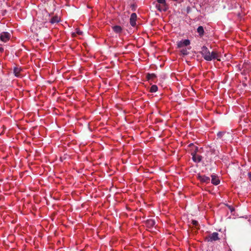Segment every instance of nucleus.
Segmentation results:
<instances>
[{
  "instance_id": "obj_1",
  "label": "nucleus",
  "mask_w": 251,
  "mask_h": 251,
  "mask_svg": "<svg viewBox=\"0 0 251 251\" xmlns=\"http://www.w3.org/2000/svg\"><path fill=\"white\" fill-rule=\"evenodd\" d=\"M189 146L192 147V150H194L191 153L192 156V159L195 162H200L202 160V156L201 155H197V152L198 151V147L195 146L193 144H190Z\"/></svg>"
},
{
  "instance_id": "obj_2",
  "label": "nucleus",
  "mask_w": 251,
  "mask_h": 251,
  "mask_svg": "<svg viewBox=\"0 0 251 251\" xmlns=\"http://www.w3.org/2000/svg\"><path fill=\"white\" fill-rule=\"evenodd\" d=\"M219 234L218 232H214L211 234H209L204 238V240L207 242H213L220 239Z\"/></svg>"
},
{
  "instance_id": "obj_3",
  "label": "nucleus",
  "mask_w": 251,
  "mask_h": 251,
  "mask_svg": "<svg viewBox=\"0 0 251 251\" xmlns=\"http://www.w3.org/2000/svg\"><path fill=\"white\" fill-rule=\"evenodd\" d=\"M201 53L205 60L211 61V58L210 57V52L206 47L203 46L201 48Z\"/></svg>"
},
{
  "instance_id": "obj_4",
  "label": "nucleus",
  "mask_w": 251,
  "mask_h": 251,
  "mask_svg": "<svg viewBox=\"0 0 251 251\" xmlns=\"http://www.w3.org/2000/svg\"><path fill=\"white\" fill-rule=\"evenodd\" d=\"M10 34L7 32H2L0 33V40L3 42H6L10 38Z\"/></svg>"
},
{
  "instance_id": "obj_5",
  "label": "nucleus",
  "mask_w": 251,
  "mask_h": 251,
  "mask_svg": "<svg viewBox=\"0 0 251 251\" xmlns=\"http://www.w3.org/2000/svg\"><path fill=\"white\" fill-rule=\"evenodd\" d=\"M190 44V41L188 39L181 40L177 42V47L178 48H182L184 47L187 46Z\"/></svg>"
},
{
  "instance_id": "obj_6",
  "label": "nucleus",
  "mask_w": 251,
  "mask_h": 251,
  "mask_svg": "<svg viewBox=\"0 0 251 251\" xmlns=\"http://www.w3.org/2000/svg\"><path fill=\"white\" fill-rule=\"evenodd\" d=\"M137 19V15L136 13H132L130 18V24L132 26H135L136 25V21Z\"/></svg>"
},
{
  "instance_id": "obj_7",
  "label": "nucleus",
  "mask_w": 251,
  "mask_h": 251,
  "mask_svg": "<svg viewBox=\"0 0 251 251\" xmlns=\"http://www.w3.org/2000/svg\"><path fill=\"white\" fill-rule=\"evenodd\" d=\"M199 179L203 183H209L210 181V177L204 175L198 176Z\"/></svg>"
},
{
  "instance_id": "obj_8",
  "label": "nucleus",
  "mask_w": 251,
  "mask_h": 251,
  "mask_svg": "<svg viewBox=\"0 0 251 251\" xmlns=\"http://www.w3.org/2000/svg\"><path fill=\"white\" fill-rule=\"evenodd\" d=\"M211 177V183L213 184L217 185L220 183V180L217 176L215 175H212Z\"/></svg>"
},
{
  "instance_id": "obj_9",
  "label": "nucleus",
  "mask_w": 251,
  "mask_h": 251,
  "mask_svg": "<svg viewBox=\"0 0 251 251\" xmlns=\"http://www.w3.org/2000/svg\"><path fill=\"white\" fill-rule=\"evenodd\" d=\"M156 75L154 74H147L146 75V78L149 81H152L154 78H156Z\"/></svg>"
},
{
  "instance_id": "obj_10",
  "label": "nucleus",
  "mask_w": 251,
  "mask_h": 251,
  "mask_svg": "<svg viewBox=\"0 0 251 251\" xmlns=\"http://www.w3.org/2000/svg\"><path fill=\"white\" fill-rule=\"evenodd\" d=\"M22 69L20 67H14L13 69V72L15 75L17 77H20V72L21 71Z\"/></svg>"
},
{
  "instance_id": "obj_11",
  "label": "nucleus",
  "mask_w": 251,
  "mask_h": 251,
  "mask_svg": "<svg viewBox=\"0 0 251 251\" xmlns=\"http://www.w3.org/2000/svg\"><path fill=\"white\" fill-rule=\"evenodd\" d=\"M155 224L154 220L152 219H149L146 221V225L148 227H153Z\"/></svg>"
},
{
  "instance_id": "obj_12",
  "label": "nucleus",
  "mask_w": 251,
  "mask_h": 251,
  "mask_svg": "<svg viewBox=\"0 0 251 251\" xmlns=\"http://www.w3.org/2000/svg\"><path fill=\"white\" fill-rule=\"evenodd\" d=\"M218 57L219 54L217 52L212 51V52H210V57L211 58V60L217 59L218 61H220V60L218 58Z\"/></svg>"
},
{
  "instance_id": "obj_13",
  "label": "nucleus",
  "mask_w": 251,
  "mask_h": 251,
  "mask_svg": "<svg viewBox=\"0 0 251 251\" xmlns=\"http://www.w3.org/2000/svg\"><path fill=\"white\" fill-rule=\"evenodd\" d=\"M156 7L157 8V9L161 11H166L168 9V6L167 5H160V4H156Z\"/></svg>"
},
{
  "instance_id": "obj_14",
  "label": "nucleus",
  "mask_w": 251,
  "mask_h": 251,
  "mask_svg": "<svg viewBox=\"0 0 251 251\" xmlns=\"http://www.w3.org/2000/svg\"><path fill=\"white\" fill-rule=\"evenodd\" d=\"M113 31L116 33H120L122 31V28L119 25H115L112 27Z\"/></svg>"
},
{
  "instance_id": "obj_15",
  "label": "nucleus",
  "mask_w": 251,
  "mask_h": 251,
  "mask_svg": "<svg viewBox=\"0 0 251 251\" xmlns=\"http://www.w3.org/2000/svg\"><path fill=\"white\" fill-rule=\"evenodd\" d=\"M197 30L200 37H202L204 35V31L203 26H199Z\"/></svg>"
},
{
  "instance_id": "obj_16",
  "label": "nucleus",
  "mask_w": 251,
  "mask_h": 251,
  "mask_svg": "<svg viewBox=\"0 0 251 251\" xmlns=\"http://www.w3.org/2000/svg\"><path fill=\"white\" fill-rule=\"evenodd\" d=\"M59 20L60 19L58 16H54L50 19V23L53 24L54 23H58Z\"/></svg>"
},
{
  "instance_id": "obj_17",
  "label": "nucleus",
  "mask_w": 251,
  "mask_h": 251,
  "mask_svg": "<svg viewBox=\"0 0 251 251\" xmlns=\"http://www.w3.org/2000/svg\"><path fill=\"white\" fill-rule=\"evenodd\" d=\"M158 87L155 85H153L151 86L150 89V92L151 93L156 92L157 91Z\"/></svg>"
},
{
  "instance_id": "obj_18",
  "label": "nucleus",
  "mask_w": 251,
  "mask_h": 251,
  "mask_svg": "<svg viewBox=\"0 0 251 251\" xmlns=\"http://www.w3.org/2000/svg\"><path fill=\"white\" fill-rule=\"evenodd\" d=\"M180 52L183 54V55H187L189 52L185 48V49H182L181 50H180Z\"/></svg>"
},
{
  "instance_id": "obj_19",
  "label": "nucleus",
  "mask_w": 251,
  "mask_h": 251,
  "mask_svg": "<svg viewBox=\"0 0 251 251\" xmlns=\"http://www.w3.org/2000/svg\"><path fill=\"white\" fill-rule=\"evenodd\" d=\"M225 133L226 132L224 131H220L217 133V137L221 139L222 138L223 135L225 134Z\"/></svg>"
},
{
  "instance_id": "obj_20",
  "label": "nucleus",
  "mask_w": 251,
  "mask_h": 251,
  "mask_svg": "<svg viewBox=\"0 0 251 251\" xmlns=\"http://www.w3.org/2000/svg\"><path fill=\"white\" fill-rule=\"evenodd\" d=\"M192 224L193 225V226L196 227V228H197V226H198L199 225V223L197 221H196V220H192Z\"/></svg>"
},
{
  "instance_id": "obj_21",
  "label": "nucleus",
  "mask_w": 251,
  "mask_h": 251,
  "mask_svg": "<svg viewBox=\"0 0 251 251\" xmlns=\"http://www.w3.org/2000/svg\"><path fill=\"white\" fill-rule=\"evenodd\" d=\"M157 2L163 5H167L165 0H157Z\"/></svg>"
},
{
  "instance_id": "obj_22",
  "label": "nucleus",
  "mask_w": 251,
  "mask_h": 251,
  "mask_svg": "<svg viewBox=\"0 0 251 251\" xmlns=\"http://www.w3.org/2000/svg\"><path fill=\"white\" fill-rule=\"evenodd\" d=\"M245 67L247 69H249V71L251 72V65H250V64H247V65H246V66H245Z\"/></svg>"
},
{
  "instance_id": "obj_23",
  "label": "nucleus",
  "mask_w": 251,
  "mask_h": 251,
  "mask_svg": "<svg viewBox=\"0 0 251 251\" xmlns=\"http://www.w3.org/2000/svg\"><path fill=\"white\" fill-rule=\"evenodd\" d=\"M227 206L228 207V208L230 209V210L231 211V212H232L234 210V209L231 206L227 205Z\"/></svg>"
},
{
  "instance_id": "obj_24",
  "label": "nucleus",
  "mask_w": 251,
  "mask_h": 251,
  "mask_svg": "<svg viewBox=\"0 0 251 251\" xmlns=\"http://www.w3.org/2000/svg\"><path fill=\"white\" fill-rule=\"evenodd\" d=\"M76 33L79 35H81L82 33V32L80 30L76 29Z\"/></svg>"
},
{
  "instance_id": "obj_25",
  "label": "nucleus",
  "mask_w": 251,
  "mask_h": 251,
  "mask_svg": "<svg viewBox=\"0 0 251 251\" xmlns=\"http://www.w3.org/2000/svg\"><path fill=\"white\" fill-rule=\"evenodd\" d=\"M248 176L250 180L251 181V172L248 173Z\"/></svg>"
},
{
  "instance_id": "obj_26",
  "label": "nucleus",
  "mask_w": 251,
  "mask_h": 251,
  "mask_svg": "<svg viewBox=\"0 0 251 251\" xmlns=\"http://www.w3.org/2000/svg\"><path fill=\"white\" fill-rule=\"evenodd\" d=\"M3 51V49L1 47L0 48V52H2Z\"/></svg>"
}]
</instances>
